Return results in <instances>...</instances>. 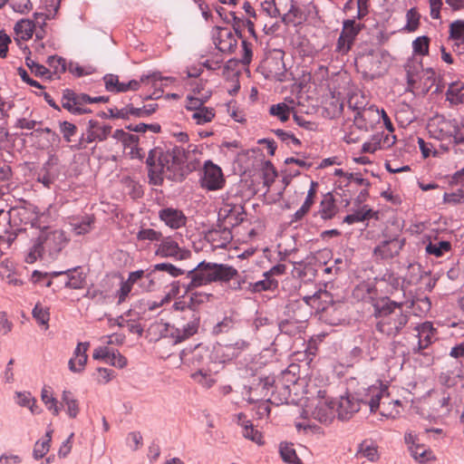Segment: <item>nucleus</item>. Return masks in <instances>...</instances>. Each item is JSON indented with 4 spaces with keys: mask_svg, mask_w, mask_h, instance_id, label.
I'll return each mask as SVG.
<instances>
[{
    "mask_svg": "<svg viewBox=\"0 0 464 464\" xmlns=\"http://www.w3.org/2000/svg\"><path fill=\"white\" fill-rule=\"evenodd\" d=\"M15 403L21 407L27 408L32 414L37 415L41 412V409L37 405L36 400L30 392H15Z\"/></svg>",
    "mask_w": 464,
    "mask_h": 464,
    "instance_id": "obj_30",
    "label": "nucleus"
},
{
    "mask_svg": "<svg viewBox=\"0 0 464 464\" xmlns=\"http://www.w3.org/2000/svg\"><path fill=\"white\" fill-rule=\"evenodd\" d=\"M430 40L427 36H419L412 42V48L415 53L426 55L429 53Z\"/></svg>",
    "mask_w": 464,
    "mask_h": 464,
    "instance_id": "obj_59",
    "label": "nucleus"
},
{
    "mask_svg": "<svg viewBox=\"0 0 464 464\" xmlns=\"http://www.w3.org/2000/svg\"><path fill=\"white\" fill-rule=\"evenodd\" d=\"M449 40L451 48L458 54H464V20H457L450 24Z\"/></svg>",
    "mask_w": 464,
    "mask_h": 464,
    "instance_id": "obj_21",
    "label": "nucleus"
},
{
    "mask_svg": "<svg viewBox=\"0 0 464 464\" xmlns=\"http://www.w3.org/2000/svg\"><path fill=\"white\" fill-rule=\"evenodd\" d=\"M213 42L222 53H232L237 47V34L227 27H216L212 32Z\"/></svg>",
    "mask_w": 464,
    "mask_h": 464,
    "instance_id": "obj_14",
    "label": "nucleus"
},
{
    "mask_svg": "<svg viewBox=\"0 0 464 464\" xmlns=\"http://www.w3.org/2000/svg\"><path fill=\"white\" fill-rule=\"evenodd\" d=\"M200 183L201 187L208 190L221 189L225 185V178L221 168L211 160L205 161Z\"/></svg>",
    "mask_w": 464,
    "mask_h": 464,
    "instance_id": "obj_10",
    "label": "nucleus"
},
{
    "mask_svg": "<svg viewBox=\"0 0 464 464\" xmlns=\"http://www.w3.org/2000/svg\"><path fill=\"white\" fill-rule=\"evenodd\" d=\"M21 220L25 224H31L32 227H40V218L44 216L40 214L36 208H22L17 210Z\"/></svg>",
    "mask_w": 464,
    "mask_h": 464,
    "instance_id": "obj_37",
    "label": "nucleus"
},
{
    "mask_svg": "<svg viewBox=\"0 0 464 464\" xmlns=\"http://www.w3.org/2000/svg\"><path fill=\"white\" fill-rule=\"evenodd\" d=\"M10 7L14 12L26 14L33 10V4L30 0H10Z\"/></svg>",
    "mask_w": 464,
    "mask_h": 464,
    "instance_id": "obj_57",
    "label": "nucleus"
},
{
    "mask_svg": "<svg viewBox=\"0 0 464 464\" xmlns=\"http://www.w3.org/2000/svg\"><path fill=\"white\" fill-rule=\"evenodd\" d=\"M232 238V233L227 227L215 229L208 234V239L216 248H225Z\"/></svg>",
    "mask_w": 464,
    "mask_h": 464,
    "instance_id": "obj_29",
    "label": "nucleus"
},
{
    "mask_svg": "<svg viewBox=\"0 0 464 464\" xmlns=\"http://www.w3.org/2000/svg\"><path fill=\"white\" fill-rule=\"evenodd\" d=\"M88 126L93 131L97 141L105 140L111 132V126L101 123L95 120H90Z\"/></svg>",
    "mask_w": 464,
    "mask_h": 464,
    "instance_id": "obj_41",
    "label": "nucleus"
},
{
    "mask_svg": "<svg viewBox=\"0 0 464 464\" xmlns=\"http://www.w3.org/2000/svg\"><path fill=\"white\" fill-rule=\"evenodd\" d=\"M362 28L361 24H357L353 19H348L343 23L341 34L353 42Z\"/></svg>",
    "mask_w": 464,
    "mask_h": 464,
    "instance_id": "obj_49",
    "label": "nucleus"
},
{
    "mask_svg": "<svg viewBox=\"0 0 464 464\" xmlns=\"http://www.w3.org/2000/svg\"><path fill=\"white\" fill-rule=\"evenodd\" d=\"M263 179L264 184L267 187H269L276 179V172L275 168L270 162H266L263 167Z\"/></svg>",
    "mask_w": 464,
    "mask_h": 464,
    "instance_id": "obj_63",
    "label": "nucleus"
},
{
    "mask_svg": "<svg viewBox=\"0 0 464 464\" xmlns=\"http://www.w3.org/2000/svg\"><path fill=\"white\" fill-rule=\"evenodd\" d=\"M237 274V270L231 266L202 261L187 273V276L190 279L188 289L217 282L227 283Z\"/></svg>",
    "mask_w": 464,
    "mask_h": 464,
    "instance_id": "obj_3",
    "label": "nucleus"
},
{
    "mask_svg": "<svg viewBox=\"0 0 464 464\" xmlns=\"http://www.w3.org/2000/svg\"><path fill=\"white\" fill-rule=\"evenodd\" d=\"M191 378L205 388H210L214 383V379L211 375L203 370L193 372Z\"/></svg>",
    "mask_w": 464,
    "mask_h": 464,
    "instance_id": "obj_58",
    "label": "nucleus"
},
{
    "mask_svg": "<svg viewBox=\"0 0 464 464\" xmlns=\"http://www.w3.org/2000/svg\"><path fill=\"white\" fill-rule=\"evenodd\" d=\"M304 381L295 378V374L291 371H285L282 375V382H278L275 387V379L273 377H266L259 382L251 387L247 401L249 402H257L259 401L267 400L272 404L279 405L287 402L292 392L297 394V387L303 386Z\"/></svg>",
    "mask_w": 464,
    "mask_h": 464,
    "instance_id": "obj_2",
    "label": "nucleus"
},
{
    "mask_svg": "<svg viewBox=\"0 0 464 464\" xmlns=\"http://www.w3.org/2000/svg\"><path fill=\"white\" fill-rule=\"evenodd\" d=\"M279 453L282 459L285 463L303 464L301 459L298 458L292 443L281 442L279 445Z\"/></svg>",
    "mask_w": 464,
    "mask_h": 464,
    "instance_id": "obj_40",
    "label": "nucleus"
},
{
    "mask_svg": "<svg viewBox=\"0 0 464 464\" xmlns=\"http://www.w3.org/2000/svg\"><path fill=\"white\" fill-rule=\"evenodd\" d=\"M50 163H47L42 172L38 176V180L44 184V187H50L55 179V174H53L49 169Z\"/></svg>",
    "mask_w": 464,
    "mask_h": 464,
    "instance_id": "obj_64",
    "label": "nucleus"
},
{
    "mask_svg": "<svg viewBox=\"0 0 464 464\" xmlns=\"http://www.w3.org/2000/svg\"><path fill=\"white\" fill-rule=\"evenodd\" d=\"M294 111V108L290 107L285 102L274 104L270 107L269 112L271 115L278 118L281 121H286L290 114Z\"/></svg>",
    "mask_w": 464,
    "mask_h": 464,
    "instance_id": "obj_48",
    "label": "nucleus"
},
{
    "mask_svg": "<svg viewBox=\"0 0 464 464\" xmlns=\"http://www.w3.org/2000/svg\"><path fill=\"white\" fill-rule=\"evenodd\" d=\"M211 92L205 91L202 82L197 83V86L193 88V94L187 96L185 108L191 113L205 106V102L210 98Z\"/></svg>",
    "mask_w": 464,
    "mask_h": 464,
    "instance_id": "obj_19",
    "label": "nucleus"
},
{
    "mask_svg": "<svg viewBox=\"0 0 464 464\" xmlns=\"http://www.w3.org/2000/svg\"><path fill=\"white\" fill-rule=\"evenodd\" d=\"M353 295L357 299L372 301L374 298L375 290L370 283L362 282L354 288Z\"/></svg>",
    "mask_w": 464,
    "mask_h": 464,
    "instance_id": "obj_42",
    "label": "nucleus"
},
{
    "mask_svg": "<svg viewBox=\"0 0 464 464\" xmlns=\"http://www.w3.org/2000/svg\"><path fill=\"white\" fill-rule=\"evenodd\" d=\"M395 141L396 137L393 134L384 131L376 132L362 144V152L372 154L378 150H387L391 148Z\"/></svg>",
    "mask_w": 464,
    "mask_h": 464,
    "instance_id": "obj_16",
    "label": "nucleus"
},
{
    "mask_svg": "<svg viewBox=\"0 0 464 464\" xmlns=\"http://www.w3.org/2000/svg\"><path fill=\"white\" fill-rule=\"evenodd\" d=\"M0 277L3 282L13 287H21L25 283L24 268L9 259L0 263Z\"/></svg>",
    "mask_w": 464,
    "mask_h": 464,
    "instance_id": "obj_12",
    "label": "nucleus"
},
{
    "mask_svg": "<svg viewBox=\"0 0 464 464\" xmlns=\"http://www.w3.org/2000/svg\"><path fill=\"white\" fill-rule=\"evenodd\" d=\"M162 77L160 72H155L148 75H142L140 81L131 80L128 82H120L119 86L115 92H125L130 90L136 91L139 89L140 83H150L156 84L157 82L161 81Z\"/></svg>",
    "mask_w": 464,
    "mask_h": 464,
    "instance_id": "obj_25",
    "label": "nucleus"
},
{
    "mask_svg": "<svg viewBox=\"0 0 464 464\" xmlns=\"http://www.w3.org/2000/svg\"><path fill=\"white\" fill-rule=\"evenodd\" d=\"M426 253L429 255H433L436 257L442 256L445 253H448L451 249V244L449 241H440V242H430L426 246Z\"/></svg>",
    "mask_w": 464,
    "mask_h": 464,
    "instance_id": "obj_50",
    "label": "nucleus"
},
{
    "mask_svg": "<svg viewBox=\"0 0 464 464\" xmlns=\"http://www.w3.org/2000/svg\"><path fill=\"white\" fill-rule=\"evenodd\" d=\"M32 314L38 324L44 326V329L49 327L50 312L48 307L38 303L34 307Z\"/></svg>",
    "mask_w": 464,
    "mask_h": 464,
    "instance_id": "obj_45",
    "label": "nucleus"
},
{
    "mask_svg": "<svg viewBox=\"0 0 464 464\" xmlns=\"http://www.w3.org/2000/svg\"><path fill=\"white\" fill-rule=\"evenodd\" d=\"M41 399L46 409L53 415L57 416L61 412L60 401L53 396V391L49 387L43 388L41 392Z\"/></svg>",
    "mask_w": 464,
    "mask_h": 464,
    "instance_id": "obj_35",
    "label": "nucleus"
},
{
    "mask_svg": "<svg viewBox=\"0 0 464 464\" xmlns=\"http://www.w3.org/2000/svg\"><path fill=\"white\" fill-rule=\"evenodd\" d=\"M251 291L262 292L266 290H275L278 286V282L269 276L264 275V279L259 280L254 284H251Z\"/></svg>",
    "mask_w": 464,
    "mask_h": 464,
    "instance_id": "obj_51",
    "label": "nucleus"
},
{
    "mask_svg": "<svg viewBox=\"0 0 464 464\" xmlns=\"http://www.w3.org/2000/svg\"><path fill=\"white\" fill-rule=\"evenodd\" d=\"M186 160L185 150L181 147L174 146L168 150L156 148L147 159V163L150 166V183L160 185L164 179H178L181 178Z\"/></svg>",
    "mask_w": 464,
    "mask_h": 464,
    "instance_id": "obj_1",
    "label": "nucleus"
},
{
    "mask_svg": "<svg viewBox=\"0 0 464 464\" xmlns=\"http://www.w3.org/2000/svg\"><path fill=\"white\" fill-rule=\"evenodd\" d=\"M404 441L408 446L411 455L416 461L425 463L433 459L432 451L425 445L419 443L418 436L413 431L409 430L405 433Z\"/></svg>",
    "mask_w": 464,
    "mask_h": 464,
    "instance_id": "obj_15",
    "label": "nucleus"
},
{
    "mask_svg": "<svg viewBox=\"0 0 464 464\" xmlns=\"http://www.w3.org/2000/svg\"><path fill=\"white\" fill-rule=\"evenodd\" d=\"M94 218L92 216L71 218L69 225L75 235L88 234L92 229Z\"/></svg>",
    "mask_w": 464,
    "mask_h": 464,
    "instance_id": "obj_31",
    "label": "nucleus"
},
{
    "mask_svg": "<svg viewBox=\"0 0 464 464\" xmlns=\"http://www.w3.org/2000/svg\"><path fill=\"white\" fill-rule=\"evenodd\" d=\"M357 455L361 458H365L370 461H376L379 459L377 447L368 441H363L360 444Z\"/></svg>",
    "mask_w": 464,
    "mask_h": 464,
    "instance_id": "obj_44",
    "label": "nucleus"
},
{
    "mask_svg": "<svg viewBox=\"0 0 464 464\" xmlns=\"http://www.w3.org/2000/svg\"><path fill=\"white\" fill-rule=\"evenodd\" d=\"M106 362L116 368L123 369L127 366L128 361L126 357L118 351H112Z\"/></svg>",
    "mask_w": 464,
    "mask_h": 464,
    "instance_id": "obj_62",
    "label": "nucleus"
},
{
    "mask_svg": "<svg viewBox=\"0 0 464 464\" xmlns=\"http://www.w3.org/2000/svg\"><path fill=\"white\" fill-rule=\"evenodd\" d=\"M61 411L63 410L70 419H76L81 411V404L76 395L70 390L64 389L60 397Z\"/></svg>",
    "mask_w": 464,
    "mask_h": 464,
    "instance_id": "obj_20",
    "label": "nucleus"
},
{
    "mask_svg": "<svg viewBox=\"0 0 464 464\" xmlns=\"http://www.w3.org/2000/svg\"><path fill=\"white\" fill-rule=\"evenodd\" d=\"M304 392L309 395L304 412L321 423L332 421L335 416L336 401L327 395L324 389L318 388L316 378L309 379Z\"/></svg>",
    "mask_w": 464,
    "mask_h": 464,
    "instance_id": "obj_5",
    "label": "nucleus"
},
{
    "mask_svg": "<svg viewBox=\"0 0 464 464\" xmlns=\"http://www.w3.org/2000/svg\"><path fill=\"white\" fill-rule=\"evenodd\" d=\"M60 131L63 134V139L67 142L72 141V137L76 134L77 127L69 121H62L60 122Z\"/></svg>",
    "mask_w": 464,
    "mask_h": 464,
    "instance_id": "obj_61",
    "label": "nucleus"
},
{
    "mask_svg": "<svg viewBox=\"0 0 464 464\" xmlns=\"http://www.w3.org/2000/svg\"><path fill=\"white\" fill-rule=\"evenodd\" d=\"M420 15L415 8H411L406 14V24L404 30L407 32H415L420 25Z\"/></svg>",
    "mask_w": 464,
    "mask_h": 464,
    "instance_id": "obj_55",
    "label": "nucleus"
},
{
    "mask_svg": "<svg viewBox=\"0 0 464 464\" xmlns=\"http://www.w3.org/2000/svg\"><path fill=\"white\" fill-rule=\"evenodd\" d=\"M14 31L17 39L28 41L35 31V24L31 19H21L14 24Z\"/></svg>",
    "mask_w": 464,
    "mask_h": 464,
    "instance_id": "obj_32",
    "label": "nucleus"
},
{
    "mask_svg": "<svg viewBox=\"0 0 464 464\" xmlns=\"http://www.w3.org/2000/svg\"><path fill=\"white\" fill-rule=\"evenodd\" d=\"M337 213V207L335 205L333 196L328 193L322 198L316 215L323 220L332 219Z\"/></svg>",
    "mask_w": 464,
    "mask_h": 464,
    "instance_id": "obj_28",
    "label": "nucleus"
},
{
    "mask_svg": "<svg viewBox=\"0 0 464 464\" xmlns=\"http://www.w3.org/2000/svg\"><path fill=\"white\" fill-rule=\"evenodd\" d=\"M155 271H164L173 277H178L185 274V271L181 268L169 263H159L154 266Z\"/></svg>",
    "mask_w": 464,
    "mask_h": 464,
    "instance_id": "obj_60",
    "label": "nucleus"
},
{
    "mask_svg": "<svg viewBox=\"0 0 464 464\" xmlns=\"http://www.w3.org/2000/svg\"><path fill=\"white\" fill-rule=\"evenodd\" d=\"M161 237V232L152 228H142L137 234V238L140 241L158 242Z\"/></svg>",
    "mask_w": 464,
    "mask_h": 464,
    "instance_id": "obj_56",
    "label": "nucleus"
},
{
    "mask_svg": "<svg viewBox=\"0 0 464 464\" xmlns=\"http://www.w3.org/2000/svg\"><path fill=\"white\" fill-rule=\"evenodd\" d=\"M52 433V430H47L44 438L36 441L34 448V457L35 459L43 458L49 451Z\"/></svg>",
    "mask_w": 464,
    "mask_h": 464,
    "instance_id": "obj_47",
    "label": "nucleus"
},
{
    "mask_svg": "<svg viewBox=\"0 0 464 464\" xmlns=\"http://www.w3.org/2000/svg\"><path fill=\"white\" fill-rule=\"evenodd\" d=\"M90 96L85 93H78L73 91L66 90L62 98V106L75 115L88 114L92 111L86 107Z\"/></svg>",
    "mask_w": 464,
    "mask_h": 464,
    "instance_id": "obj_11",
    "label": "nucleus"
},
{
    "mask_svg": "<svg viewBox=\"0 0 464 464\" xmlns=\"http://www.w3.org/2000/svg\"><path fill=\"white\" fill-rule=\"evenodd\" d=\"M148 331H149V334L154 339L168 337L169 331V324L163 323L162 321H157L150 326Z\"/></svg>",
    "mask_w": 464,
    "mask_h": 464,
    "instance_id": "obj_52",
    "label": "nucleus"
},
{
    "mask_svg": "<svg viewBox=\"0 0 464 464\" xmlns=\"http://www.w3.org/2000/svg\"><path fill=\"white\" fill-rule=\"evenodd\" d=\"M399 249V242L396 239L386 240L375 247L374 253L382 258H390L397 254Z\"/></svg>",
    "mask_w": 464,
    "mask_h": 464,
    "instance_id": "obj_36",
    "label": "nucleus"
},
{
    "mask_svg": "<svg viewBox=\"0 0 464 464\" xmlns=\"http://www.w3.org/2000/svg\"><path fill=\"white\" fill-rule=\"evenodd\" d=\"M377 330L388 336H396L407 324L409 314L403 310V304L382 300L375 307Z\"/></svg>",
    "mask_w": 464,
    "mask_h": 464,
    "instance_id": "obj_4",
    "label": "nucleus"
},
{
    "mask_svg": "<svg viewBox=\"0 0 464 464\" xmlns=\"http://www.w3.org/2000/svg\"><path fill=\"white\" fill-rule=\"evenodd\" d=\"M427 130L430 137L439 140H452L456 144L464 140L457 121L447 119L442 115L432 117L428 122Z\"/></svg>",
    "mask_w": 464,
    "mask_h": 464,
    "instance_id": "obj_7",
    "label": "nucleus"
},
{
    "mask_svg": "<svg viewBox=\"0 0 464 464\" xmlns=\"http://www.w3.org/2000/svg\"><path fill=\"white\" fill-rule=\"evenodd\" d=\"M420 349L427 348L436 339V330L430 322H425L416 327Z\"/></svg>",
    "mask_w": 464,
    "mask_h": 464,
    "instance_id": "obj_27",
    "label": "nucleus"
},
{
    "mask_svg": "<svg viewBox=\"0 0 464 464\" xmlns=\"http://www.w3.org/2000/svg\"><path fill=\"white\" fill-rule=\"evenodd\" d=\"M159 217L168 227L174 229L179 228L186 224L185 215L182 211L176 208H163L159 212Z\"/></svg>",
    "mask_w": 464,
    "mask_h": 464,
    "instance_id": "obj_23",
    "label": "nucleus"
},
{
    "mask_svg": "<svg viewBox=\"0 0 464 464\" xmlns=\"http://www.w3.org/2000/svg\"><path fill=\"white\" fill-rule=\"evenodd\" d=\"M37 238L45 253L52 258L56 257L69 242V238L63 230L52 229L50 227L42 229Z\"/></svg>",
    "mask_w": 464,
    "mask_h": 464,
    "instance_id": "obj_8",
    "label": "nucleus"
},
{
    "mask_svg": "<svg viewBox=\"0 0 464 464\" xmlns=\"http://www.w3.org/2000/svg\"><path fill=\"white\" fill-rule=\"evenodd\" d=\"M144 276L143 270H137L130 272L126 280L121 282L120 288L116 291L115 296L118 299L117 303H124L129 295L130 294L134 284L138 283Z\"/></svg>",
    "mask_w": 464,
    "mask_h": 464,
    "instance_id": "obj_22",
    "label": "nucleus"
},
{
    "mask_svg": "<svg viewBox=\"0 0 464 464\" xmlns=\"http://www.w3.org/2000/svg\"><path fill=\"white\" fill-rule=\"evenodd\" d=\"M248 343L244 340H238L234 343L218 345L215 348L216 358L221 362L231 361L246 350Z\"/></svg>",
    "mask_w": 464,
    "mask_h": 464,
    "instance_id": "obj_17",
    "label": "nucleus"
},
{
    "mask_svg": "<svg viewBox=\"0 0 464 464\" xmlns=\"http://www.w3.org/2000/svg\"><path fill=\"white\" fill-rule=\"evenodd\" d=\"M370 407L371 411L380 410V413L391 419L400 416L402 404L400 400H391L388 386L381 382L364 388V397L362 399Z\"/></svg>",
    "mask_w": 464,
    "mask_h": 464,
    "instance_id": "obj_6",
    "label": "nucleus"
},
{
    "mask_svg": "<svg viewBox=\"0 0 464 464\" xmlns=\"http://www.w3.org/2000/svg\"><path fill=\"white\" fill-rule=\"evenodd\" d=\"M240 212H242V206L240 204L224 202L218 210V220L226 223L233 213L238 215Z\"/></svg>",
    "mask_w": 464,
    "mask_h": 464,
    "instance_id": "obj_46",
    "label": "nucleus"
},
{
    "mask_svg": "<svg viewBox=\"0 0 464 464\" xmlns=\"http://www.w3.org/2000/svg\"><path fill=\"white\" fill-rule=\"evenodd\" d=\"M316 188L317 183L314 181H311L310 188L307 191L305 199L302 206L293 214L291 222H298L302 220L307 213L310 211L312 206L314 203L315 196H316Z\"/></svg>",
    "mask_w": 464,
    "mask_h": 464,
    "instance_id": "obj_24",
    "label": "nucleus"
},
{
    "mask_svg": "<svg viewBox=\"0 0 464 464\" xmlns=\"http://www.w3.org/2000/svg\"><path fill=\"white\" fill-rule=\"evenodd\" d=\"M34 17V23L35 24V29L38 28L35 31V36L37 39H43L45 36V26L47 24V21H51L55 19L56 17L53 16V13H47L46 11H43L40 9V11H36L33 14Z\"/></svg>",
    "mask_w": 464,
    "mask_h": 464,
    "instance_id": "obj_33",
    "label": "nucleus"
},
{
    "mask_svg": "<svg viewBox=\"0 0 464 464\" xmlns=\"http://www.w3.org/2000/svg\"><path fill=\"white\" fill-rule=\"evenodd\" d=\"M45 254L44 247L42 246L38 238H36L32 246L29 248L24 260L28 264L34 263L38 258L42 257Z\"/></svg>",
    "mask_w": 464,
    "mask_h": 464,
    "instance_id": "obj_53",
    "label": "nucleus"
},
{
    "mask_svg": "<svg viewBox=\"0 0 464 464\" xmlns=\"http://www.w3.org/2000/svg\"><path fill=\"white\" fill-rule=\"evenodd\" d=\"M89 347V342L78 343L72 357L68 362V368L72 372L82 373L84 371L88 361L87 351Z\"/></svg>",
    "mask_w": 464,
    "mask_h": 464,
    "instance_id": "obj_18",
    "label": "nucleus"
},
{
    "mask_svg": "<svg viewBox=\"0 0 464 464\" xmlns=\"http://www.w3.org/2000/svg\"><path fill=\"white\" fill-rule=\"evenodd\" d=\"M463 376L464 370L461 363H459L451 372H442L440 376V381L442 384L450 387L456 384L457 381Z\"/></svg>",
    "mask_w": 464,
    "mask_h": 464,
    "instance_id": "obj_43",
    "label": "nucleus"
},
{
    "mask_svg": "<svg viewBox=\"0 0 464 464\" xmlns=\"http://www.w3.org/2000/svg\"><path fill=\"white\" fill-rule=\"evenodd\" d=\"M358 395L360 398L354 397L352 394L340 397L335 404V413H337L339 419H350L360 410L362 403L365 404L362 400L364 397V389H362V392H359Z\"/></svg>",
    "mask_w": 464,
    "mask_h": 464,
    "instance_id": "obj_13",
    "label": "nucleus"
},
{
    "mask_svg": "<svg viewBox=\"0 0 464 464\" xmlns=\"http://www.w3.org/2000/svg\"><path fill=\"white\" fill-rule=\"evenodd\" d=\"M68 280L65 286L72 289H81L85 285L86 276L78 267L66 270Z\"/></svg>",
    "mask_w": 464,
    "mask_h": 464,
    "instance_id": "obj_38",
    "label": "nucleus"
},
{
    "mask_svg": "<svg viewBox=\"0 0 464 464\" xmlns=\"http://www.w3.org/2000/svg\"><path fill=\"white\" fill-rule=\"evenodd\" d=\"M237 420L238 425L242 428V434L243 436L258 444H263V436L261 432H259L257 430H256L252 424V422L246 419V417L243 413H239L237 415Z\"/></svg>",
    "mask_w": 464,
    "mask_h": 464,
    "instance_id": "obj_26",
    "label": "nucleus"
},
{
    "mask_svg": "<svg viewBox=\"0 0 464 464\" xmlns=\"http://www.w3.org/2000/svg\"><path fill=\"white\" fill-rule=\"evenodd\" d=\"M155 255L161 258L186 260L190 256L191 252L180 247L171 237H161L160 243L155 246Z\"/></svg>",
    "mask_w": 464,
    "mask_h": 464,
    "instance_id": "obj_9",
    "label": "nucleus"
},
{
    "mask_svg": "<svg viewBox=\"0 0 464 464\" xmlns=\"http://www.w3.org/2000/svg\"><path fill=\"white\" fill-rule=\"evenodd\" d=\"M348 104L351 109L357 111L359 115L362 111H364L368 104L367 99L361 93H353L348 100Z\"/></svg>",
    "mask_w": 464,
    "mask_h": 464,
    "instance_id": "obj_54",
    "label": "nucleus"
},
{
    "mask_svg": "<svg viewBox=\"0 0 464 464\" xmlns=\"http://www.w3.org/2000/svg\"><path fill=\"white\" fill-rule=\"evenodd\" d=\"M216 113L215 110L211 107L203 106L202 108L192 111L189 118L198 125H203L212 121Z\"/></svg>",
    "mask_w": 464,
    "mask_h": 464,
    "instance_id": "obj_39",
    "label": "nucleus"
},
{
    "mask_svg": "<svg viewBox=\"0 0 464 464\" xmlns=\"http://www.w3.org/2000/svg\"><path fill=\"white\" fill-rule=\"evenodd\" d=\"M446 100L452 105L464 102V84L460 82H451L446 92Z\"/></svg>",
    "mask_w": 464,
    "mask_h": 464,
    "instance_id": "obj_34",
    "label": "nucleus"
}]
</instances>
